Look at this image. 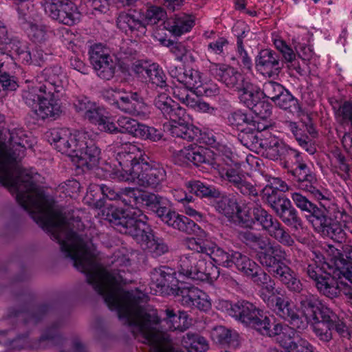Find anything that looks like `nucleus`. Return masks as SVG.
Returning <instances> with one entry per match:
<instances>
[{"label":"nucleus","instance_id":"nucleus-1","mask_svg":"<svg viewBox=\"0 0 352 352\" xmlns=\"http://www.w3.org/2000/svg\"><path fill=\"white\" fill-rule=\"evenodd\" d=\"M124 151L118 153L116 163L112 168L107 164L105 171L109 177L120 182L133 183L144 188L157 189L166 179L164 168L151 164L135 144H125Z\"/></svg>","mask_w":352,"mask_h":352},{"label":"nucleus","instance_id":"nucleus-2","mask_svg":"<svg viewBox=\"0 0 352 352\" xmlns=\"http://www.w3.org/2000/svg\"><path fill=\"white\" fill-rule=\"evenodd\" d=\"M61 67L56 65L44 69L23 91L25 102L41 119L54 118L61 112L56 94L63 89Z\"/></svg>","mask_w":352,"mask_h":352},{"label":"nucleus","instance_id":"nucleus-3","mask_svg":"<svg viewBox=\"0 0 352 352\" xmlns=\"http://www.w3.org/2000/svg\"><path fill=\"white\" fill-rule=\"evenodd\" d=\"M141 210L133 208L126 211L116 210L110 219L118 232L131 236L152 256H160L168 252V246L162 239L154 236Z\"/></svg>","mask_w":352,"mask_h":352},{"label":"nucleus","instance_id":"nucleus-4","mask_svg":"<svg viewBox=\"0 0 352 352\" xmlns=\"http://www.w3.org/2000/svg\"><path fill=\"white\" fill-rule=\"evenodd\" d=\"M184 245L194 252L184 254L179 258V276L201 281L212 282L219 276V271L211 261L216 263L217 252L222 249L215 244L201 243L195 238H186Z\"/></svg>","mask_w":352,"mask_h":352},{"label":"nucleus","instance_id":"nucleus-5","mask_svg":"<svg viewBox=\"0 0 352 352\" xmlns=\"http://www.w3.org/2000/svg\"><path fill=\"white\" fill-rule=\"evenodd\" d=\"M154 104L168 120L164 124V131H168L173 137L188 141L193 140L199 136L200 130L188 123L185 109L166 94H159L155 99Z\"/></svg>","mask_w":352,"mask_h":352},{"label":"nucleus","instance_id":"nucleus-6","mask_svg":"<svg viewBox=\"0 0 352 352\" xmlns=\"http://www.w3.org/2000/svg\"><path fill=\"white\" fill-rule=\"evenodd\" d=\"M14 1L18 5L20 25L28 37L34 43H42L47 41L52 35V31L36 19L37 14L34 4L30 0Z\"/></svg>","mask_w":352,"mask_h":352},{"label":"nucleus","instance_id":"nucleus-7","mask_svg":"<svg viewBox=\"0 0 352 352\" xmlns=\"http://www.w3.org/2000/svg\"><path fill=\"white\" fill-rule=\"evenodd\" d=\"M336 210L339 208L337 207L332 208V211L328 212L329 215H327L316 206L309 214L306 216V219L316 232L338 243H342L346 234L340 223L335 219Z\"/></svg>","mask_w":352,"mask_h":352},{"label":"nucleus","instance_id":"nucleus-8","mask_svg":"<svg viewBox=\"0 0 352 352\" xmlns=\"http://www.w3.org/2000/svg\"><path fill=\"white\" fill-rule=\"evenodd\" d=\"M300 314L305 321H316L332 324L338 319L337 315L327 305L322 304L316 296L307 292L299 296Z\"/></svg>","mask_w":352,"mask_h":352},{"label":"nucleus","instance_id":"nucleus-9","mask_svg":"<svg viewBox=\"0 0 352 352\" xmlns=\"http://www.w3.org/2000/svg\"><path fill=\"white\" fill-rule=\"evenodd\" d=\"M248 206L251 208L252 225L255 221H258L272 237L285 245L292 246L294 243V239L281 223L265 210L254 204H249Z\"/></svg>","mask_w":352,"mask_h":352},{"label":"nucleus","instance_id":"nucleus-10","mask_svg":"<svg viewBox=\"0 0 352 352\" xmlns=\"http://www.w3.org/2000/svg\"><path fill=\"white\" fill-rule=\"evenodd\" d=\"M83 131H72L67 128L53 129L47 133L49 142L60 153L72 158L80 141L85 138Z\"/></svg>","mask_w":352,"mask_h":352},{"label":"nucleus","instance_id":"nucleus-11","mask_svg":"<svg viewBox=\"0 0 352 352\" xmlns=\"http://www.w3.org/2000/svg\"><path fill=\"white\" fill-rule=\"evenodd\" d=\"M43 8L50 18L60 23L73 25L80 20V12L69 0H44Z\"/></svg>","mask_w":352,"mask_h":352},{"label":"nucleus","instance_id":"nucleus-12","mask_svg":"<svg viewBox=\"0 0 352 352\" xmlns=\"http://www.w3.org/2000/svg\"><path fill=\"white\" fill-rule=\"evenodd\" d=\"M85 136L78 143L71 161L77 168L91 169L98 165L101 152L87 132Z\"/></svg>","mask_w":352,"mask_h":352},{"label":"nucleus","instance_id":"nucleus-13","mask_svg":"<svg viewBox=\"0 0 352 352\" xmlns=\"http://www.w3.org/2000/svg\"><path fill=\"white\" fill-rule=\"evenodd\" d=\"M215 256L216 264L224 267H232L234 265L248 277L256 274V270H260V267L254 261L239 252L230 250L227 252L222 249L217 252Z\"/></svg>","mask_w":352,"mask_h":352},{"label":"nucleus","instance_id":"nucleus-14","mask_svg":"<svg viewBox=\"0 0 352 352\" xmlns=\"http://www.w3.org/2000/svg\"><path fill=\"white\" fill-rule=\"evenodd\" d=\"M89 54L91 63L97 75L102 79H111L115 74L116 63L108 50L101 44H96L91 47Z\"/></svg>","mask_w":352,"mask_h":352},{"label":"nucleus","instance_id":"nucleus-15","mask_svg":"<svg viewBox=\"0 0 352 352\" xmlns=\"http://www.w3.org/2000/svg\"><path fill=\"white\" fill-rule=\"evenodd\" d=\"M116 108L125 113L140 119L147 118L151 113L150 107L138 92L124 91L119 96Z\"/></svg>","mask_w":352,"mask_h":352},{"label":"nucleus","instance_id":"nucleus-16","mask_svg":"<svg viewBox=\"0 0 352 352\" xmlns=\"http://www.w3.org/2000/svg\"><path fill=\"white\" fill-rule=\"evenodd\" d=\"M220 177L232 184L243 195L256 197L258 190L254 184L250 182L237 168L223 166L215 162L213 164Z\"/></svg>","mask_w":352,"mask_h":352},{"label":"nucleus","instance_id":"nucleus-17","mask_svg":"<svg viewBox=\"0 0 352 352\" xmlns=\"http://www.w3.org/2000/svg\"><path fill=\"white\" fill-rule=\"evenodd\" d=\"M216 210L228 218L237 217L245 227L252 226L253 219L250 214V206L239 207L234 197L223 196L216 202Z\"/></svg>","mask_w":352,"mask_h":352},{"label":"nucleus","instance_id":"nucleus-18","mask_svg":"<svg viewBox=\"0 0 352 352\" xmlns=\"http://www.w3.org/2000/svg\"><path fill=\"white\" fill-rule=\"evenodd\" d=\"M183 278L187 277L179 276L178 270L177 274L173 269L166 266L155 268L151 272V287L155 289V294L167 292L168 289L173 293L177 284L182 282L181 278Z\"/></svg>","mask_w":352,"mask_h":352},{"label":"nucleus","instance_id":"nucleus-19","mask_svg":"<svg viewBox=\"0 0 352 352\" xmlns=\"http://www.w3.org/2000/svg\"><path fill=\"white\" fill-rule=\"evenodd\" d=\"M89 189H98L101 191L102 194L110 200H120L126 208L124 209L116 208L112 210L111 214H108V219L111 223L110 219L112 214L116 210L126 211L129 208L134 207L137 205V201L139 199L140 190L134 188H125L122 190L120 192H116L113 188L106 184L93 185L89 186Z\"/></svg>","mask_w":352,"mask_h":352},{"label":"nucleus","instance_id":"nucleus-20","mask_svg":"<svg viewBox=\"0 0 352 352\" xmlns=\"http://www.w3.org/2000/svg\"><path fill=\"white\" fill-rule=\"evenodd\" d=\"M132 71L138 78L146 82L160 88H165L167 86L166 74L157 63L135 61L133 64Z\"/></svg>","mask_w":352,"mask_h":352},{"label":"nucleus","instance_id":"nucleus-21","mask_svg":"<svg viewBox=\"0 0 352 352\" xmlns=\"http://www.w3.org/2000/svg\"><path fill=\"white\" fill-rule=\"evenodd\" d=\"M270 298L272 300V305H266L273 309L278 316L289 320L297 328H304L305 327V322L300 320L301 317H302L300 310L296 312L292 309L288 298L283 296H276L274 292V294L270 295Z\"/></svg>","mask_w":352,"mask_h":352},{"label":"nucleus","instance_id":"nucleus-22","mask_svg":"<svg viewBox=\"0 0 352 352\" xmlns=\"http://www.w3.org/2000/svg\"><path fill=\"white\" fill-rule=\"evenodd\" d=\"M256 69L269 78L278 76L283 69L279 55L271 49L261 50L255 59Z\"/></svg>","mask_w":352,"mask_h":352},{"label":"nucleus","instance_id":"nucleus-23","mask_svg":"<svg viewBox=\"0 0 352 352\" xmlns=\"http://www.w3.org/2000/svg\"><path fill=\"white\" fill-rule=\"evenodd\" d=\"M325 255L324 261L330 266L329 270H332L333 274L340 277L342 275L346 280H352V268L349 267V262L344 258L340 251L332 245H327L324 247Z\"/></svg>","mask_w":352,"mask_h":352},{"label":"nucleus","instance_id":"nucleus-24","mask_svg":"<svg viewBox=\"0 0 352 352\" xmlns=\"http://www.w3.org/2000/svg\"><path fill=\"white\" fill-rule=\"evenodd\" d=\"M209 71L216 79L228 88H235L238 90L245 82L240 72L228 65L211 63Z\"/></svg>","mask_w":352,"mask_h":352},{"label":"nucleus","instance_id":"nucleus-25","mask_svg":"<svg viewBox=\"0 0 352 352\" xmlns=\"http://www.w3.org/2000/svg\"><path fill=\"white\" fill-rule=\"evenodd\" d=\"M272 207L285 224L293 228L296 231L302 229V221L289 199L283 198L279 199L278 202L273 201Z\"/></svg>","mask_w":352,"mask_h":352},{"label":"nucleus","instance_id":"nucleus-26","mask_svg":"<svg viewBox=\"0 0 352 352\" xmlns=\"http://www.w3.org/2000/svg\"><path fill=\"white\" fill-rule=\"evenodd\" d=\"M137 205H134L133 208H139L140 205H146L149 207L165 223L166 217H170L173 213L166 206L167 201L162 197L155 194H144L140 191V195Z\"/></svg>","mask_w":352,"mask_h":352},{"label":"nucleus","instance_id":"nucleus-27","mask_svg":"<svg viewBox=\"0 0 352 352\" xmlns=\"http://www.w3.org/2000/svg\"><path fill=\"white\" fill-rule=\"evenodd\" d=\"M165 223L188 234H197L200 239L207 237L206 232L201 230L192 220L186 216L173 212L170 217H166Z\"/></svg>","mask_w":352,"mask_h":352},{"label":"nucleus","instance_id":"nucleus-28","mask_svg":"<svg viewBox=\"0 0 352 352\" xmlns=\"http://www.w3.org/2000/svg\"><path fill=\"white\" fill-rule=\"evenodd\" d=\"M116 24L122 31H130L138 37L144 35L146 32L145 23L139 19L134 12H120L117 17Z\"/></svg>","mask_w":352,"mask_h":352},{"label":"nucleus","instance_id":"nucleus-29","mask_svg":"<svg viewBox=\"0 0 352 352\" xmlns=\"http://www.w3.org/2000/svg\"><path fill=\"white\" fill-rule=\"evenodd\" d=\"M289 291L300 293L303 286L296 273L285 263H280L275 269L270 270Z\"/></svg>","mask_w":352,"mask_h":352},{"label":"nucleus","instance_id":"nucleus-30","mask_svg":"<svg viewBox=\"0 0 352 352\" xmlns=\"http://www.w3.org/2000/svg\"><path fill=\"white\" fill-rule=\"evenodd\" d=\"M164 314L162 327L165 329L184 331L191 325V319L186 311H179L176 313L173 309H166Z\"/></svg>","mask_w":352,"mask_h":352},{"label":"nucleus","instance_id":"nucleus-31","mask_svg":"<svg viewBox=\"0 0 352 352\" xmlns=\"http://www.w3.org/2000/svg\"><path fill=\"white\" fill-rule=\"evenodd\" d=\"M174 161L179 165L189 164L199 166L200 164L206 162V159L203 153V149L197 146H188L178 151L174 154Z\"/></svg>","mask_w":352,"mask_h":352},{"label":"nucleus","instance_id":"nucleus-32","mask_svg":"<svg viewBox=\"0 0 352 352\" xmlns=\"http://www.w3.org/2000/svg\"><path fill=\"white\" fill-rule=\"evenodd\" d=\"M260 312L252 303L242 300L234 304V311H231V316L248 326L260 315Z\"/></svg>","mask_w":352,"mask_h":352},{"label":"nucleus","instance_id":"nucleus-33","mask_svg":"<svg viewBox=\"0 0 352 352\" xmlns=\"http://www.w3.org/2000/svg\"><path fill=\"white\" fill-rule=\"evenodd\" d=\"M195 25V18L184 13L176 15L166 23V28L173 35L179 36L190 32Z\"/></svg>","mask_w":352,"mask_h":352},{"label":"nucleus","instance_id":"nucleus-34","mask_svg":"<svg viewBox=\"0 0 352 352\" xmlns=\"http://www.w3.org/2000/svg\"><path fill=\"white\" fill-rule=\"evenodd\" d=\"M89 122L97 126L100 131L109 133H118V128L113 118L104 108L100 107L94 116L89 118Z\"/></svg>","mask_w":352,"mask_h":352},{"label":"nucleus","instance_id":"nucleus-35","mask_svg":"<svg viewBox=\"0 0 352 352\" xmlns=\"http://www.w3.org/2000/svg\"><path fill=\"white\" fill-rule=\"evenodd\" d=\"M184 278H181L182 281L177 284L172 294L178 298V300L183 306L193 307L198 294H201V289L190 284L184 283Z\"/></svg>","mask_w":352,"mask_h":352},{"label":"nucleus","instance_id":"nucleus-36","mask_svg":"<svg viewBox=\"0 0 352 352\" xmlns=\"http://www.w3.org/2000/svg\"><path fill=\"white\" fill-rule=\"evenodd\" d=\"M253 282L261 287L259 291L260 296L266 304H271L272 300L270 295L274 294L275 289V283L272 278L261 269L256 270V274L250 276Z\"/></svg>","mask_w":352,"mask_h":352},{"label":"nucleus","instance_id":"nucleus-37","mask_svg":"<svg viewBox=\"0 0 352 352\" xmlns=\"http://www.w3.org/2000/svg\"><path fill=\"white\" fill-rule=\"evenodd\" d=\"M237 91L239 93V98L240 101L250 109L261 101L263 96L261 91L257 86L248 81L243 82Z\"/></svg>","mask_w":352,"mask_h":352},{"label":"nucleus","instance_id":"nucleus-38","mask_svg":"<svg viewBox=\"0 0 352 352\" xmlns=\"http://www.w3.org/2000/svg\"><path fill=\"white\" fill-rule=\"evenodd\" d=\"M258 260L261 265L272 270L287 261V254L279 245H272L268 253L259 254Z\"/></svg>","mask_w":352,"mask_h":352},{"label":"nucleus","instance_id":"nucleus-39","mask_svg":"<svg viewBox=\"0 0 352 352\" xmlns=\"http://www.w3.org/2000/svg\"><path fill=\"white\" fill-rule=\"evenodd\" d=\"M332 270H329L319 279H317L316 286L318 290L323 295L333 298L340 293L338 281L331 276Z\"/></svg>","mask_w":352,"mask_h":352},{"label":"nucleus","instance_id":"nucleus-40","mask_svg":"<svg viewBox=\"0 0 352 352\" xmlns=\"http://www.w3.org/2000/svg\"><path fill=\"white\" fill-rule=\"evenodd\" d=\"M276 340L286 351L298 337L293 327L280 323H274V336Z\"/></svg>","mask_w":352,"mask_h":352},{"label":"nucleus","instance_id":"nucleus-41","mask_svg":"<svg viewBox=\"0 0 352 352\" xmlns=\"http://www.w3.org/2000/svg\"><path fill=\"white\" fill-rule=\"evenodd\" d=\"M10 48L11 52L18 56L19 60L25 64L33 63L34 65H38L44 58L43 54L38 51L36 54L34 53L32 55L25 45H23L19 42L11 43Z\"/></svg>","mask_w":352,"mask_h":352},{"label":"nucleus","instance_id":"nucleus-42","mask_svg":"<svg viewBox=\"0 0 352 352\" xmlns=\"http://www.w3.org/2000/svg\"><path fill=\"white\" fill-rule=\"evenodd\" d=\"M312 254L311 262L308 264L305 271L309 277L316 282L317 279L329 271L330 265L327 261H323L324 257L322 254L316 252H313Z\"/></svg>","mask_w":352,"mask_h":352},{"label":"nucleus","instance_id":"nucleus-43","mask_svg":"<svg viewBox=\"0 0 352 352\" xmlns=\"http://www.w3.org/2000/svg\"><path fill=\"white\" fill-rule=\"evenodd\" d=\"M162 43L170 46V52L175 56L176 59L185 63L195 61L193 52L187 48L182 43H173L170 40H163Z\"/></svg>","mask_w":352,"mask_h":352},{"label":"nucleus","instance_id":"nucleus-44","mask_svg":"<svg viewBox=\"0 0 352 352\" xmlns=\"http://www.w3.org/2000/svg\"><path fill=\"white\" fill-rule=\"evenodd\" d=\"M182 344L189 352H206L208 349V342L204 337L191 333L184 336Z\"/></svg>","mask_w":352,"mask_h":352},{"label":"nucleus","instance_id":"nucleus-45","mask_svg":"<svg viewBox=\"0 0 352 352\" xmlns=\"http://www.w3.org/2000/svg\"><path fill=\"white\" fill-rule=\"evenodd\" d=\"M181 83L188 89H199L204 85L201 73L196 69H188L184 71L183 76L180 77Z\"/></svg>","mask_w":352,"mask_h":352},{"label":"nucleus","instance_id":"nucleus-46","mask_svg":"<svg viewBox=\"0 0 352 352\" xmlns=\"http://www.w3.org/2000/svg\"><path fill=\"white\" fill-rule=\"evenodd\" d=\"M74 106L77 112L84 116L89 121V118L94 115L100 107L85 96L78 97L74 102Z\"/></svg>","mask_w":352,"mask_h":352},{"label":"nucleus","instance_id":"nucleus-47","mask_svg":"<svg viewBox=\"0 0 352 352\" xmlns=\"http://www.w3.org/2000/svg\"><path fill=\"white\" fill-rule=\"evenodd\" d=\"M116 122L118 132L129 133L138 138V134L140 133V126L142 123H140L136 120L124 116L119 117Z\"/></svg>","mask_w":352,"mask_h":352},{"label":"nucleus","instance_id":"nucleus-48","mask_svg":"<svg viewBox=\"0 0 352 352\" xmlns=\"http://www.w3.org/2000/svg\"><path fill=\"white\" fill-rule=\"evenodd\" d=\"M186 186L190 192L194 193L198 197H215L218 194L214 187L206 185L200 181H190L186 183Z\"/></svg>","mask_w":352,"mask_h":352},{"label":"nucleus","instance_id":"nucleus-49","mask_svg":"<svg viewBox=\"0 0 352 352\" xmlns=\"http://www.w3.org/2000/svg\"><path fill=\"white\" fill-rule=\"evenodd\" d=\"M311 323L313 326V331L317 338L320 340L327 342L332 339V331L333 324L320 322V320L316 321H306V323Z\"/></svg>","mask_w":352,"mask_h":352},{"label":"nucleus","instance_id":"nucleus-50","mask_svg":"<svg viewBox=\"0 0 352 352\" xmlns=\"http://www.w3.org/2000/svg\"><path fill=\"white\" fill-rule=\"evenodd\" d=\"M292 174L297 179L299 188L302 183L307 184L308 182H316L315 176L310 173L307 166L298 160H297V166L293 170Z\"/></svg>","mask_w":352,"mask_h":352},{"label":"nucleus","instance_id":"nucleus-51","mask_svg":"<svg viewBox=\"0 0 352 352\" xmlns=\"http://www.w3.org/2000/svg\"><path fill=\"white\" fill-rule=\"evenodd\" d=\"M248 326L263 336L269 337L274 336V326L272 328L270 319L266 316L263 317L261 314Z\"/></svg>","mask_w":352,"mask_h":352},{"label":"nucleus","instance_id":"nucleus-52","mask_svg":"<svg viewBox=\"0 0 352 352\" xmlns=\"http://www.w3.org/2000/svg\"><path fill=\"white\" fill-rule=\"evenodd\" d=\"M274 102L280 108L289 111H296L299 109L297 99L287 90L283 91Z\"/></svg>","mask_w":352,"mask_h":352},{"label":"nucleus","instance_id":"nucleus-53","mask_svg":"<svg viewBox=\"0 0 352 352\" xmlns=\"http://www.w3.org/2000/svg\"><path fill=\"white\" fill-rule=\"evenodd\" d=\"M228 120L230 125L236 127L239 130L241 131L244 130L242 127L245 125L248 126L250 124L254 125L253 119L241 111H236L232 113L228 116Z\"/></svg>","mask_w":352,"mask_h":352},{"label":"nucleus","instance_id":"nucleus-54","mask_svg":"<svg viewBox=\"0 0 352 352\" xmlns=\"http://www.w3.org/2000/svg\"><path fill=\"white\" fill-rule=\"evenodd\" d=\"M236 333L223 326L216 327L211 331V337L214 342L220 344H230Z\"/></svg>","mask_w":352,"mask_h":352},{"label":"nucleus","instance_id":"nucleus-55","mask_svg":"<svg viewBox=\"0 0 352 352\" xmlns=\"http://www.w3.org/2000/svg\"><path fill=\"white\" fill-rule=\"evenodd\" d=\"M286 146L281 141L276 139L272 140L270 145L265 150L266 157L276 160L285 154Z\"/></svg>","mask_w":352,"mask_h":352},{"label":"nucleus","instance_id":"nucleus-56","mask_svg":"<svg viewBox=\"0 0 352 352\" xmlns=\"http://www.w3.org/2000/svg\"><path fill=\"white\" fill-rule=\"evenodd\" d=\"M286 89L279 83L274 81H268L264 83L262 95L274 101Z\"/></svg>","mask_w":352,"mask_h":352},{"label":"nucleus","instance_id":"nucleus-57","mask_svg":"<svg viewBox=\"0 0 352 352\" xmlns=\"http://www.w3.org/2000/svg\"><path fill=\"white\" fill-rule=\"evenodd\" d=\"M289 189L288 185L284 181L278 177H272L269 180V184L263 190V192L265 195L269 196V201H272L270 191L273 194L276 190L286 192L288 191Z\"/></svg>","mask_w":352,"mask_h":352},{"label":"nucleus","instance_id":"nucleus-58","mask_svg":"<svg viewBox=\"0 0 352 352\" xmlns=\"http://www.w3.org/2000/svg\"><path fill=\"white\" fill-rule=\"evenodd\" d=\"M273 43L276 49L282 54L285 61H292L296 58L294 50L280 38H274Z\"/></svg>","mask_w":352,"mask_h":352},{"label":"nucleus","instance_id":"nucleus-59","mask_svg":"<svg viewBox=\"0 0 352 352\" xmlns=\"http://www.w3.org/2000/svg\"><path fill=\"white\" fill-rule=\"evenodd\" d=\"M139 132L138 138L142 140H150L156 142L160 140L162 137V133L160 130L154 127L148 126L144 124L140 126V131Z\"/></svg>","mask_w":352,"mask_h":352},{"label":"nucleus","instance_id":"nucleus-60","mask_svg":"<svg viewBox=\"0 0 352 352\" xmlns=\"http://www.w3.org/2000/svg\"><path fill=\"white\" fill-rule=\"evenodd\" d=\"M166 12L164 9L157 6L150 7L146 12V21L147 24L155 25L166 17Z\"/></svg>","mask_w":352,"mask_h":352},{"label":"nucleus","instance_id":"nucleus-61","mask_svg":"<svg viewBox=\"0 0 352 352\" xmlns=\"http://www.w3.org/2000/svg\"><path fill=\"white\" fill-rule=\"evenodd\" d=\"M291 197L296 207L302 211H306L309 213L314 208H315V204L311 203L305 196H303L298 192L292 193Z\"/></svg>","mask_w":352,"mask_h":352},{"label":"nucleus","instance_id":"nucleus-62","mask_svg":"<svg viewBox=\"0 0 352 352\" xmlns=\"http://www.w3.org/2000/svg\"><path fill=\"white\" fill-rule=\"evenodd\" d=\"M188 107L198 112L210 114H213L215 112L214 107H210L209 104L200 100L197 96H192V100H190Z\"/></svg>","mask_w":352,"mask_h":352},{"label":"nucleus","instance_id":"nucleus-63","mask_svg":"<svg viewBox=\"0 0 352 352\" xmlns=\"http://www.w3.org/2000/svg\"><path fill=\"white\" fill-rule=\"evenodd\" d=\"M287 352H314L313 346L305 339L298 336L287 349Z\"/></svg>","mask_w":352,"mask_h":352},{"label":"nucleus","instance_id":"nucleus-64","mask_svg":"<svg viewBox=\"0 0 352 352\" xmlns=\"http://www.w3.org/2000/svg\"><path fill=\"white\" fill-rule=\"evenodd\" d=\"M251 110L256 115L257 119H266L272 113L271 105L265 101L258 102Z\"/></svg>","mask_w":352,"mask_h":352}]
</instances>
